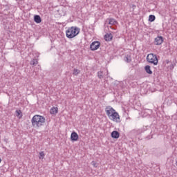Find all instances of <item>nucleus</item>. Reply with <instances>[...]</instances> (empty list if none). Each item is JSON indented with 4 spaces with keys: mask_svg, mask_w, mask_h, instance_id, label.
<instances>
[{
    "mask_svg": "<svg viewBox=\"0 0 177 177\" xmlns=\"http://www.w3.org/2000/svg\"><path fill=\"white\" fill-rule=\"evenodd\" d=\"M45 121V117L40 115H35L31 120L32 127L38 129L44 125Z\"/></svg>",
    "mask_w": 177,
    "mask_h": 177,
    "instance_id": "f257e3e1",
    "label": "nucleus"
},
{
    "mask_svg": "<svg viewBox=\"0 0 177 177\" xmlns=\"http://www.w3.org/2000/svg\"><path fill=\"white\" fill-rule=\"evenodd\" d=\"M67 38L71 39L77 37L80 34V28L77 26H72L66 32Z\"/></svg>",
    "mask_w": 177,
    "mask_h": 177,
    "instance_id": "f03ea898",
    "label": "nucleus"
},
{
    "mask_svg": "<svg viewBox=\"0 0 177 177\" xmlns=\"http://www.w3.org/2000/svg\"><path fill=\"white\" fill-rule=\"evenodd\" d=\"M147 62H148V63H151V64H153V66H157V64H158L157 55L153 53L149 54L147 56Z\"/></svg>",
    "mask_w": 177,
    "mask_h": 177,
    "instance_id": "7ed1b4c3",
    "label": "nucleus"
},
{
    "mask_svg": "<svg viewBox=\"0 0 177 177\" xmlns=\"http://www.w3.org/2000/svg\"><path fill=\"white\" fill-rule=\"evenodd\" d=\"M109 120H111V121H113L114 122H121V119L120 118V115L118 114V112L115 111V113L111 115L110 118H109Z\"/></svg>",
    "mask_w": 177,
    "mask_h": 177,
    "instance_id": "20e7f679",
    "label": "nucleus"
},
{
    "mask_svg": "<svg viewBox=\"0 0 177 177\" xmlns=\"http://www.w3.org/2000/svg\"><path fill=\"white\" fill-rule=\"evenodd\" d=\"M99 48H100V42L99 41H93L90 45L91 50H97Z\"/></svg>",
    "mask_w": 177,
    "mask_h": 177,
    "instance_id": "39448f33",
    "label": "nucleus"
},
{
    "mask_svg": "<svg viewBox=\"0 0 177 177\" xmlns=\"http://www.w3.org/2000/svg\"><path fill=\"white\" fill-rule=\"evenodd\" d=\"M105 112H106V115L109 118L111 116V115L115 112V111L111 106H106V108H105Z\"/></svg>",
    "mask_w": 177,
    "mask_h": 177,
    "instance_id": "423d86ee",
    "label": "nucleus"
},
{
    "mask_svg": "<svg viewBox=\"0 0 177 177\" xmlns=\"http://www.w3.org/2000/svg\"><path fill=\"white\" fill-rule=\"evenodd\" d=\"M162 42H164V37L162 36H158L154 39V45H162Z\"/></svg>",
    "mask_w": 177,
    "mask_h": 177,
    "instance_id": "0eeeda50",
    "label": "nucleus"
},
{
    "mask_svg": "<svg viewBox=\"0 0 177 177\" xmlns=\"http://www.w3.org/2000/svg\"><path fill=\"white\" fill-rule=\"evenodd\" d=\"M78 134L75 131H73L71 134V140L72 142H77L78 140Z\"/></svg>",
    "mask_w": 177,
    "mask_h": 177,
    "instance_id": "6e6552de",
    "label": "nucleus"
},
{
    "mask_svg": "<svg viewBox=\"0 0 177 177\" xmlns=\"http://www.w3.org/2000/svg\"><path fill=\"white\" fill-rule=\"evenodd\" d=\"M143 129H144V131H149V133H151V136H147V139H148V140L153 139V134H152L153 130H151V128H150V127L147 128V127H145Z\"/></svg>",
    "mask_w": 177,
    "mask_h": 177,
    "instance_id": "1a4fd4ad",
    "label": "nucleus"
},
{
    "mask_svg": "<svg viewBox=\"0 0 177 177\" xmlns=\"http://www.w3.org/2000/svg\"><path fill=\"white\" fill-rule=\"evenodd\" d=\"M111 136L113 139H118V138H120V133L117 131H112Z\"/></svg>",
    "mask_w": 177,
    "mask_h": 177,
    "instance_id": "9d476101",
    "label": "nucleus"
},
{
    "mask_svg": "<svg viewBox=\"0 0 177 177\" xmlns=\"http://www.w3.org/2000/svg\"><path fill=\"white\" fill-rule=\"evenodd\" d=\"M106 23H108L111 26H115V24H117V21H115V19L113 18H110L106 20Z\"/></svg>",
    "mask_w": 177,
    "mask_h": 177,
    "instance_id": "9b49d317",
    "label": "nucleus"
},
{
    "mask_svg": "<svg viewBox=\"0 0 177 177\" xmlns=\"http://www.w3.org/2000/svg\"><path fill=\"white\" fill-rule=\"evenodd\" d=\"M105 41H112L113 39V35L111 33H106L104 36Z\"/></svg>",
    "mask_w": 177,
    "mask_h": 177,
    "instance_id": "f8f14e48",
    "label": "nucleus"
},
{
    "mask_svg": "<svg viewBox=\"0 0 177 177\" xmlns=\"http://www.w3.org/2000/svg\"><path fill=\"white\" fill-rule=\"evenodd\" d=\"M34 21L37 23V24H39L42 21V19H41V16L39 15H35L34 16Z\"/></svg>",
    "mask_w": 177,
    "mask_h": 177,
    "instance_id": "ddd939ff",
    "label": "nucleus"
},
{
    "mask_svg": "<svg viewBox=\"0 0 177 177\" xmlns=\"http://www.w3.org/2000/svg\"><path fill=\"white\" fill-rule=\"evenodd\" d=\"M145 70L146 73H147V74H153V71H151L150 66L149 65L145 66Z\"/></svg>",
    "mask_w": 177,
    "mask_h": 177,
    "instance_id": "4468645a",
    "label": "nucleus"
},
{
    "mask_svg": "<svg viewBox=\"0 0 177 177\" xmlns=\"http://www.w3.org/2000/svg\"><path fill=\"white\" fill-rule=\"evenodd\" d=\"M50 114H57L58 113V109L57 107H55L53 106V108H51V109L50 110Z\"/></svg>",
    "mask_w": 177,
    "mask_h": 177,
    "instance_id": "2eb2a0df",
    "label": "nucleus"
},
{
    "mask_svg": "<svg viewBox=\"0 0 177 177\" xmlns=\"http://www.w3.org/2000/svg\"><path fill=\"white\" fill-rule=\"evenodd\" d=\"M156 20V16L153 15H151L149 17V21H150L151 23H153V21H154Z\"/></svg>",
    "mask_w": 177,
    "mask_h": 177,
    "instance_id": "dca6fc26",
    "label": "nucleus"
},
{
    "mask_svg": "<svg viewBox=\"0 0 177 177\" xmlns=\"http://www.w3.org/2000/svg\"><path fill=\"white\" fill-rule=\"evenodd\" d=\"M16 113H17V116L19 118H21V117H23V113H21V110H17V111H16Z\"/></svg>",
    "mask_w": 177,
    "mask_h": 177,
    "instance_id": "f3484780",
    "label": "nucleus"
},
{
    "mask_svg": "<svg viewBox=\"0 0 177 177\" xmlns=\"http://www.w3.org/2000/svg\"><path fill=\"white\" fill-rule=\"evenodd\" d=\"M124 61H126L127 63H131V62H132V59H131L130 55H127V56L124 57Z\"/></svg>",
    "mask_w": 177,
    "mask_h": 177,
    "instance_id": "a211bd4d",
    "label": "nucleus"
},
{
    "mask_svg": "<svg viewBox=\"0 0 177 177\" xmlns=\"http://www.w3.org/2000/svg\"><path fill=\"white\" fill-rule=\"evenodd\" d=\"M31 66H36V64H38V60L37 59H33L32 61H30Z\"/></svg>",
    "mask_w": 177,
    "mask_h": 177,
    "instance_id": "6ab92c4d",
    "label": "nucleus"
},
{
    "mask_svg": "<svg viewBox=\"0 0 177 177\" xmlns=\"http://www.w3.org/2000/svg\"><path fill=\"white\" fill-rule=\"evenodd\" d=\"M80 73H81V71L77 69V68H74L73 69V75H78V74H80Z\"/></svg>",
    "mask_w": 177,
    "mask_h": 177,
    "instance_id": "aec40b11",
    "label": "nucleus"
},
{
    "mask_svg": "<svg viewBox=\"0 0 177 177\" xmlns=\"http://www.w3.org/2000/svg\"><path fill=\"white\" fill-rule=\"evenodd\" d=\"M97 77L100 78V80H102L103 78V72L99 71L97 72Z\"/></svg>",
    "mask_w": 177,
    "mask_h": 177,
    "instance_id": "412c9836",
    "label": "nucleus"
},
{
    "mask_svg": "<svg viewBox=\"0 0 177 177\" xmlns=\"http://www.w3.org/2000/svg\"><path fill=\"white\" fill-rule=\"evenodd\" d=\"M39 154V158H41L43 160V158H44L45 157V152L40 151Z\"/></svg>",
    "mask_w": 177,
    "mask_h": 177,
    "instance_id": "4be33fe9",
    "label": "nucleus"
},
{
    "mask_svg": "<svg viewBox=\"0 0 177 177\" xmlns=\"http://www.w3.org/2000/svg\"><path fill=\"white\" fill-rule=\"evenodd\" d=\"M175 66H176V64H175V63H171V65H170V68L172 70V69H174V68H175Z\"/></svg>",
    "mask_w": 177,
    "mask_h": 177,
    "instance_id": "5701e85b",
    "label": "nucleus"
},
{
    "mask_svg": "<svg viewBox=\"0 0 177 177\" xmlns=\"http://www.w3.org/2000/svg\"><path fill=\"white\" fill-rule=\"evenodd\" d=\"M165 63H166L167 64H169V63H171V61L169 60V59H166Z\"/></svg>",
    "mask_w": 177,
    "mask_h": 177,
    "instance_id": "b1692460",
    "label": "nucleus"
},
{
    "mask_svg": "<svg viewBox=\"0 0 177 177\" xmlns=\"http://www.w3.org/2000/svg\"><path fill=\"white\" fill-rule=\"evenodd\" d=\"M9 141V139L6 138H4V142H6V143H8V142Z\"/></svg>",
    "mask_w": 177,
    "mask_h": 177,
    "instance_id": "393cba45",
    "label": "nucleus"
},
{
    "mask_svg": "<svg viewBox=\"0 0 177 177\" xmlns=\"http://www.w3.org/2000/svg\"><path fill=\"white\" fill-rule=\"evenodd\" d=\"M92 164H93V167H95V168H96V167H97V166H96V163H95V162L93 161Z\"/></svg>",
    "mask_w": 177,
    "mask_h": 177,
    "instance_id": "a878e982",
    "label": "nucleus"
},
{
    "mask_svg": "<svg viewBox=\"0 0 177 177\" xmlns=\"http://www.w3.org/2000/svg\"><path fill=\"white\" fill-rule=\"evenodd\" d=\"M110 28H111V30H115V26H110Z\"/></svg>",
    "mask_w": 177,
    "mask_h": 177,
    "instance_id": "bb28decb",
    "label": "nucleus"
},
{
    "mask_svg": "<svg viewBox=\"0 0 177 177\" xmlns=\"http://www.w3.org/2000/svg\"><path fill=\"white\" fill-rule=\"evenodd\" d=\"M2 161V160L0 158V162Z\"/></svg>",
    "mask_w": 177,
    "mask_h": 177,
    "instance_id": "cd10ccee",
    "label": "nucleus"
}]
</instances>
